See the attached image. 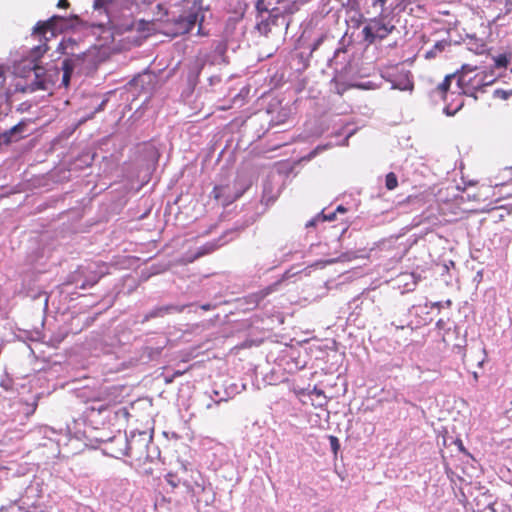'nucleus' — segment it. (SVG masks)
<instances>
[{
    "instance_id": "obj_42",
    "label": "nucleus",
    "mask_w": 512,
    "mask_h": 512,
    "mask_svg": "<svg viewBox=\"0 0 512 512\" xmlns=\"http://www.w3.org/2000/svg\"><path fill=\"white\" fill-rule=\"evenodd\" d=\"M313 394L317 395V396H323L324 400L326 399V397L323 395V392L317 388H314Z\"/></svg>"
},
{
    "instance_id": "obj_41",
    "label": "nucleus",
    "mask_w": 512,
    "mask_h": 512,
    "mask_svg": "<svg viewBox=\"0 0 512 512\" xmlns=\"http://www.w3.org/2000/svg\"><path fill=\"white\" fill-rule=\"evenodd\" d=\"M324 149V147H321V146H318L316 149H314L311 153H310V157H314L315 155H317L318 151L319 150H322Z\"/></svg>"
},
{
    "instance_id": "obj_8",
    "label": "nucleus",
    "mask_w": 512,
    "mask_h": 512,
    "mask_svg": "<svg viewBox=\"0 0 512 512\" xmlns=\"http://www.w3.org/2000/svg\"><path fill=\"white\" fill-rule=\"evenodd\" d=\"M199 22V9L193 7L184 11L175 19V33L186 34L192 31L195 25Z\"/></svg>"
},
{
    "instance_id": "obj_14",
    "label": "nucleus",
    "mask_w": 512,
    "mask_h": 512,
    "mask_svg": "<svg viewBox=\"0 0 512 512\" xmlns=\"http://www.w3.org/2000/svg\"><path fill=\"white\" fill-rule=\"evenodd\" d=\"M79 43L76 39L74 38H64L59 46H58V50L66 55V57H70L72 56L73 54H76L77 52H79Z\"/></svg>"
},
{
    "instance_id": "obj_39",
    "label": "nucleus",
    "mask_w": 512,
    "mask_h": 512,
    "mask_svg": "<svg viewBox=\"0 0 512 512\" xmlns=\"http://www.w3.org/2000/svg\"><path fill=\"white\" fill-rule=\"evenodd\" d=\"M496 63H497V66H499V67H505V66H506V60H505V58H499V59L496 61Z\"/></svg>"
},
{
    "instance_id": "obj_16",
    "label": "nucleus",
    "mask_w": 512,
    "mask_h": 512,
    "mask_svg": "<svg viewBox=\"0 0 512 512\" xmlns=\"http://www.w3.org/2000/svg\"><path fill=\"white\" fill-rule=\"evenodd\" d=\"M459 70L453 74L446 75L444 80L438 85L437 91L443 95L444 101L448 99V91L451 87L452 80H458Z\"/></svg>"
},
{
    "instance_id": "obj_17",
    "label": "nucleus",
    "mask_w": 512,
    "mask_h": 512,
    "mask_svg": "<svg viewBox=\"0 0 512 512\" xmlns=\"http://www.w3.org/2000/svg\"><path fill=\"white\" fill-rule=\"evenodd\" d=\"M449 45H450V43L448 40L437 41L430 50L426 51L425 58L426 59L435 58L439 53L444 51L445 48L448 47Z\"/></svg>"
},
{
    "instance_id": "obj_33",
    "label": "nucleus",
    "mask_w": 512,
    "mask_h": 512,
    "mask_svg": "<svg viewBox=\"0 0 512 512\" xmlns=\"http://www.w3.org/2000/svg\"><path fill=\"white\" fill-rule=\"evenodd\" d=\"M166 480L167 482L172 486V487H177L178 486V483H179V480L176 479V476L169 473L166 475Z\"/></svg>"
},
{
    "instance_id": "obj_48",
    "label": "nucleus",
    "mask_w": 512,
    "mask_h": 512,
    "mask_svg": "<svg viewBox=\"0 0 512 512\" xmlns=\"http://www.w3.org/2000/svg\"><path fill=\"white\" fill-rule=\"evenodd\" d=\"M48 304V298L45 299V306Z\"/></svg>"
},
{
    "instance_id": "obj_35",
    "label": "nucleus",
    "mask_w": 512,
    "mask_h": 512,
    "mask_svg": "<svg viewBox=\"0 0 512 512\" xmlns=\"http://www.w3.org/2000/svg\"><path fill=\"white\" fill-rule=\"evenodd\" d=\"M221 81V78L219 76H211L209 78V82L211 85H215Z\"/></svg>"
},
{
    "instance_id": "obj_29",
    "label": "nucleus",
    "mask_w": 512,
    "mask_h": 512,
    "mask_svg": "<svg viewBox=\"0 0 512 512\" xmlns=\"http://www.w3.org/2000/svg\"><path fill=\"white\" fill-rule=\"evenodd\" d=\"M5 83H6L5 69L3 66L0 65V97L4 95Z\"/></svg>"
},
{
    "instance_id": "obj_44",
    "label": "nucleus",
    "mask_w": 512,
    "mask_h": 512,
    "mask_svg": "<svg viewBox=\"0 0 512 512\" xmlns=\"http://www.w3.org/2000/svg\"><path fill=\"white\" fill-rule=\"evenodd\" d=\"M94 6H95V8H99L100 7V0H95Z\"/></svg>"
},
{
    "instance_id": "obj_38",
    "label": "nucleus",
    "mask_w": 512,
    "mask_h": 512,
    "mask_svg": "<svg viewBox=\"0 0 512 512\" xmlns=\"http://www.w3.org/2000/svg\"><path fill=\"white\" fill-rule=\"evenodd\" d=\"M386 1H387V0H372V4H373L374 6H376V5H380V6L382 7V6H384V5H385Z\"/></svg>"
},
{
    "instance_id": "obj_21",
    "label": "nucleus",
    "mask_w": 512,
    "mask_h": 512,
    "mask_svg": "<svg viewBox=\"0 0 512 512\" xmlns=\"http://www.w3.org/2000/svg\"><path fill=\"white\" fill-rule=\"evenodd\" d=\"M0 512H31L28 508L18 505L16 502L2 506Z\"/></svg>"
},
{
    "instance_id": "obj_22",
    "label": "nucleus",
    "mask_w": 512,
    "mask_h": 512,
    "mask_svg": "<svg viewBox=\"0 0 512 512\" xmlns=\"http://www.w3.org/2000/svg\"><path fill=\"white\" fill-rule=\"evenodd\" d=\"M462 107L463 101H460L456 106H453L451 103H449L445 105L443 112L447 116H454Z\"/></svg>"
},
{
    "instance_id": "obj_10",
    "label": "nucleus",
    "mask_w": 512,
    "mask_h": 512,
    "mask_svg": "<svg viewBox=\"0 0 512 512\" xmlns=\"http://www.w3.org/2000/svg\"><path fill=\"white\" fill-rule=\"evenodd\" d=\"M111 414L110 406L100 402H92L86 408V416L92 423L103 424L109 420Z\"/></svg>"
},
{
    "instance_id": "obj_13",
    "label": "nucleus",
    "mask_w": 512,
    "mask_h": 512,
    "mask_svg": "<svg viewBox=\"0 0 512 512\" xmlns=\"http://www.w3.org/2000/svg\"><path fill=\"white\" fill-rule=\"evenodd\" d=\"M155 78L156 77L154 74L150 72H144L143 74H139L138 76L134 77L131 83L136 87H140L142 90L150 92L154 87Z\"/></svg>"
},
{
    "instance_id": "obj_28",
    "label": "nucleus",
    "mask_w": 512,
    "mask_h": 512,
    "mask_svg": "<svg viewBox=\"0 0 512 512\" xmlns=\"http://www.w3.org/2000/svg\"><path fill=\"white\" fill-rule=\"evenodd\" d=\"M269 292H259V293H255V294H252L249 296V299H250V303H253L255 306H257L259 304V302L261 300H263V298L268 294Z\"/></svg>"
},
{
    "instance_id": "obj_1",
    "label": "nucleus",
    "mask_w": 512,
    "mask_h": 512,
    "mask_svg": "<svg viewBox=\"0 0 512 512\" xmlns=\"http://www.w3.org/2000/svg\"><path fill=\"white\" fill-rule=\"evenodd\" d=\"M114 442L119 447H108L106 452L108 456L116 459L127 456L138 461H151L159 454L152 445V436L145 431L133 432L130 437L119 433Z\"/></svg>"
},
{
    "instance_id": "obj_27",
    "label": "nucleus",
    "mask_w": 512,
    "mask_h": 512,
    "mask_svg": "<svg viewBox=\"0 0 512 512\" xmlns=\"http://www.w3.org/2000/svg\"><path fill=\"white\" fill-rule=\"evenodd\" d=\"M328 439H329V443H330V447H331V450L332 452L336 455L337 452L339 451L340 449V443H339V440L336 436L334 435H329L328 436Z\"/></svg>"
},
{
    "instance_id": "obj_25",
    "label": "nucleus",
    "mask_w": 512,
    "mask_h": 512,
    "mask_svg": "<svg viewBox=\"0 0 512 512\" xmlns=\"http://www.w3.org/2000/svg\"><path fill=\"white\" fill-rule=\"evenodd\" d=\"M153 318H161V310L159 306L147 312L143 317L142 323H145Z\"/></svg>"
},
{
    "instance_id": "obj_2",
    "label": "nucleus",
    "mask_w": 512,
    "mask_h": 512,
    "mask_svg": "<svg viewBox=\"0 0 512 512\" xmlns=\"http://www.w3.org/2000/svg\"><path fill=\"white\" fill-rule=\"evenodd\" d=\"M100 62L99 49L95 46H91L85 51H79L70 57H66L62 61L63 72L60 86L67 88L73 73L89 74L97 69Z\"/></svg>"
},
{
    "instance_id": "obj_5",
    "label": "nucleus",
    "mask_w": 512,
    "mask_h": 512,
    "mask_svg": "<svg viewBox=\"0 0 512 512\" xmlns=\"http://www.w3.org/2000/svg\"><path fill=\"white\" fill-rule=\"evenodd\" d=\"M476 69V66L469 64L462 65L459 70L455 90L451 92V95H467L477 99L476 92L482 90V87H476V83L481 79V73H477L474 76L470 75L475 72Z\"/></svg>"
},
{
    "instance_id": "obj_34",
    "label": "nucleus",
    "mask_w": 512,
    "mask_h": 512,
    "mask_svg": "<svg viewBox=\"0 0 512 512\" xmlns=\"http://www.w3.org/2000/svg\"><path fill=\"white\" fill-rule=\"evenodd\" d=\"M216 305L214 304H211V303H206V304H203L200 306V308L204 311H210V310H213L215 309Z\"/></svg>"
},
{
    "instance_id": "obj_20",
    "label": "nucleus",
    "mask_w": 512,
    "mask_h": 512,
    "mask_svg": "<svg viewBox=\"0 0 512 512\" xmlns=\"http://www.w3.org/2000/svg\"><path fill=\"white\" fill-rule=\"evenodd\" d=\"M495 81L492 73L482 72L481 79L476 83V87H482L492 85Z\"/></svg>"
},
{
    "instance_id": "obj_19",
    "label": "nucleus",
    "mask_w": 512,
    "mask_h": 512,
    "mask_svg": "<svg viewBox=\"0 0 512 512\" xmlns=\"http://www.w3.org/2000/svg\"><path fill=\"white\" fill-rule=\"evenodd\" d=\"M271 3L266 0H258L256 3L257 17L264 16V14L271 11Z\"/></svg>"
},
{
    "instance_id": "obj_24",
    "label": "nucleus",
    "mask_w": 512,
    "mask_h": 512,
    "mask_svg": "<svg viewBox=\"0 0 512 512\" xmlns=\"http://www.w3.org/2000/svg\"><path fill=\"white\" fill-rule=\"evenodd\" d=\"M320 222H325L324 210H322L320 213H318L316 216H314L312 219H310L305 224V227L306 228L315 227Z\"/></svg>"
},
{
    "instance_id": "obj_40",
    "label": "nucleus",
    "mask_w": 512,
    "mask_h": 512,
    "mask_svg": "<svg viewBox=\"0 0 512 512\" xmlns=\"http://www.w3.org/2000/svg\"><path fill=\"white\" fill-rule=\"evenodd\" d=\"M346 211H347V208H346V207H344L343 205H339V206L336 208V210H335V212H336V213H345Z\"/></svg>"
},
{
    "instance_id": "obj_32",
    "label": "nucleus",
    "mask_w": 512,
    "mask_h": 512,
    "mask_svg": "<svg viewBox=\"0 0 512 512\" xmlns=\"http://www.w3.org/2000/svg\"><path fill=\"white\" fill-rule=\"evenodd\" d=\"M494 95L503 99V100H507L510 95H511V92L510 91H506V90H502V89H497L495 90L494 92Z\"/></svg>"
},
{
    "instance_id": "obj_46",
    "label": "nucleus",
    "mask_w": 512,
    "mask_h": 512,
    "mask_svg": "<svg viewBox=\"0 0 512 512\" xmlns=\"http://www.w3.org/2000/svg\"><path fill=\"white\" fill-rule=\"evenodd\" d=\"M325 404H326V403H316V405H317V406H319V407H322V406H324Z\"/></svg>"
},
{
    "instance_id": "obj_18",
    "label": "nucleus",
    "mask_w": 512,
    "mask_h": 512,
    "mask_svg": "<svg viewBox=\"0 0 512 512\" xmlns=\"http://www.w3.org/2000/svg\"><path fill=\"white\" fill-rule=\"evenodd\" d=\"M187 305H176V304H168L159 306L161 310V317L166 315L174 314V313H182Z\"/></svg>"
},
{
    "instance_id": "obj_36",
    "label": "nucleus",
    "mask_w": 512,
    "mask_h": 512,
    "mask_svg": "<svg viewBox=\"0 0 512 512\" xmlns=\"http://www.w3.org/2000/svg\"><path fill=\"white\" fill-rule=\"evenodd\" d=\"M335 214H336V212H332V213H329V214H326L324 212L325 221H332V220H334Z\"/></svg>"
},
{
    "instance_id": "obj_6",
    "label": "nucleus",
    "mask_w": 512,
    "mask_h": 512,
    "mask_svg": "<svg viewBox=\"0 0 512 512\" xmlns=\"http://www.w3.org/2000/svg\"><path fill=\"white\" fill-rule=\"evenodd\" d=\"M394 29V26H389L381 19H371L363 28L362 33L364 40L369 44H373L377 39L382 40L386 38Z\"/></svg>"
},
{
    "instance_id": "obj_3",
    "label": "nucleus",
    "mask_w": 512,
    "mask_h": 512,
    "mask_svg": "<svg viewBox=\"0 0 512 512\" xmlns=\"http://www.w3.org/2000/svg\"><path fill=\"white\" fill-rule=\"evenodd\" d=\"M34 80L27 84L24 91L35 92L37 90L49 91L53 88H62L60 82L62 79V67L58 68L55 65L49 67H42L34 65Z\"/></svg>"
},
{
    "instance_id": "obj_12",
    "label": "nucleus",
    "mask_w": 512,
    "mask_h": 512,
    "mask_svg": "<svg viewBox=\"0 0 512 512\" xmlns=\"http://www.w3.org/2000/svg\"><path fill=\"white\" fill-rule=\"evenodd\" d=\"M389 82H391V89H397L400 91H412L413 89V81L410 79L408 73H402L395 75L392 78V75L386 78Z\"/></svg>"
},
{
    "instance_id": "obj_37",
    "label": "nucleus",
    "mask_w": 512,
    "mask_h": 512,
    "mask_svg": "<svg viewBox=\"0 0 512 512\" xmlns=\"http://www.w3.org/2000/svg\"><path fill=\"white\" fill-rule=\"evenodd\" d=\"M69 3L67 0H59L57 6L59 8H66L68 7Z\"/></svg>"
},
{
    "instance_id": "obj_31",
    "label": "nucleus",
    "mask_w": 512,
    "mask_h": 512,
    "mask_svg": "<svg viewBox=\"0 0 512 512\" xmlns=\"http://www.w3.org/2000/svg\"><path fill=\"white\" fill-rule=\"evenodd\" d=\"M452 305V301L450 299L442 302V301H437V302H433L431 303V307L432 308H438V309H441L443 307H450Z\"/></svg>"
},
{
    "instance_id": "obj_23",
    "label": "nucleus",
    "mask_w": 512,
    "mask_h": 512,
    "mask_svg": "<svg viewBox=\"0 0 512 512\" xmlns=\"http://www.w3.org/2000/svg\"><path fill=\"white\" fill-rule=\"evenodd\" d=\"M385 185L388 190H393L397 187V176L393 172H390L386 175Z\"/></svg>"
},
{
    "instance_id": "obj_9",
    "label": "nucleus",
    "mask_w": 512,
    "mask_h": 512,
    "mask_svg": "<svg viewBox=\"0 0 512 512\" xmlns=\"http://www.w3.org/2000/svg\"><path fill=\"white\" fill-rule=\"evenodd\" d=\"M237 183L240 185V188L237 189L233 195H230V193H229L230 188L227 186L214 187V189H213L214 197L216 199H221L222 197H224L225 198L223 201L224 205H228V204L232 203L233 201L237 200L238 198H240L243 195L245 190H247L250 185L247 180H242L240 177H238Z\"/></svg>"
},
{
    "instance_id": "obj_7",
    "label": "nucleus",
    "mask_w": 512,
    "mask_h": 512,
    "mask_svg": "<svg viewBox=\"0 0 512 512\" xmlns=\"http://www.w3.org/2000/svg\"><path fill=\"white\" fill-rule=\"evenodd\" d=\"M103 273H97L95 271V265L89 264L87 267H81L73 275H71V282L76 285L77 288L86 290L94 286Z\"/></svg>"
},
{
    "instance_id": "obj_47",
    "label": "nucleus",
    "mask_w": 512,
    "mask_h": 512,
    "mask_svg": "<svg viewBox=\"0 0 512 512\" xmlns=\"http://www.w3.org/2000/svg\"><path fill=\"white\" fill-rule=\"evenodd\" d=\"M211 407H212V404H211V403H208V404H207V408L209 409V408H211Z\"/></svg>"
},
{
    "instance_id": "obj_26",
    "label": "nucleus",
    "mask_w": 512,
    "mask_h": 512,
    "mask_svg": "<svg viewBox=\"0 0 512 512\" xmlns=\"http://www.w3.org/2000/svg\"><path fill=\"white\" fill-rule=\"evenodd\" d=\"M246 4L242 0H236L234 13L238 18H242L245 13Z\"/></svg>"
},
{
    "instance_id": "obj_15",
    "label": "nucleus",
    "mask_w": 512,
    "mask_h": 512,
    "mask_svg": "<svg viewBox=\"0 0 512 512\" xmlns=\"http://www.w3.org/2000/svg\"><path fill=\"white\" fill-rule=\"evenodd\" d=\"M222 239L223 237H220L216 240L209 241L206 244L200 246L195 253V258H199L204 255L210 254L219 247H221L222 245H224L225 242H223Z\"/></svg>"
},
{
    "instance_id": "obj_45",
    "label": "nucleus",
    "mask_w": 512,
    "mask_h": 512,
    "mask_svg": "<svg viewBox=\"0 0 512 512\" xmlns=\"http://www.w3.org/2000/svg\"><path fill=\"white\" fill-rule=\"evenodd\" d=\"M459 449H460L461 451H465V449H464L463 444H462V442H461V441L459 442Z\"/></svg>"
},
{
    "instance_id": "obj_11",
    "label": "nucleus",
    "mask_w": 512,
    "mask_h": 512,
    "mask_svg": "<svg viewBox=\"0 0 512 512\" xmlns=\"http://www.w3.org/2000/svg\"><path fill=\"white\" fill-rule=\"evenodd\" d=\"M282 14L279 8H272L270 12L264 14V16L257 17L258 22L256 24L257 30L264 35H267L272 25H278L279 20L282 19Z\"/></svg>"
},
{
    "instance_id": "obj_43",
    "label": "nucleus",
    "mask_w": 512,
    "mask_h": 512,
    "mask_svg": "<svg viewBox=\"0 0 512 512\" xmlns=\"http://www.w3.org/2000/svg\"><path fill=\"white\" fill-rule=\"evenodd\" d=\"M445 325V321L443 319H439L436 323V326L439 328V329H442Z\"/></svg>"
},
{
    "instance_id": "obj_4",
    "label": "nucleus",
    "mask_w": 512,
    "mask_h": 512,
    "mask_svg": "<svg viewBox=\"0 0 512 512\" xmlns=\"http://www.w3.org/2000/svg\"><path fill=\"white\" fill-rule=\"evenodd\" d=\"M63 21L62 17L52 16L47 21H39L33 28V36L38 37L40 42L44 41V43L35 46L30 51V57L32 60H37L47 52L48 46L47 41L56 36L57 30L59 29L57 26V22Z\"/></svg>"
},
{
    "instance_id": "obj_30",
    "label": "nucleus",
    "mask_w": 512,
    "mask_h": 512,
    "mask_svg": "<svg viewBox=\"0 0 512 512\" xmlns=\"http://www.w3.org/2000/svg\"><path fill=\"white\" fill-rule=\"evenodd\" d=\"M116 437H117V435H115V436H113V437L109 438L107 441H105V442H104V447L102 448V451H103V453H104V454H106V455H107L106 449H107L108 447H112V448H114V449L119 447V445H118L117 443H115V442H114V439H115Z\"/></svg>"
}]
</instances>
